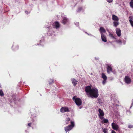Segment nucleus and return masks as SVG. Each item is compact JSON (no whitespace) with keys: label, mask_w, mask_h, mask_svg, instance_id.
<instances>
[{"label":"nucleus","mask_w":133,"mask_h":133,"mask_svg":"<svg viewBox=\"0 0 133 133\" xmlns=\"http://www.w3.org/2000/svg\"><path fill=\"white\" fill-rule=\"evenodd\" d=\"M103 131L104 133H106L108 132V129L106 128H103Z\"/></svg>","instance_id":"obj_19"},{"label":"nucleus","mask_w":133,"mask_h":133,"mask_svg":"<svg viewBox=\"0 0 133 133\" xmlns=\"http://www.w3.org/2000/svg\"><path fill=\"white\" fill-rule=\"evenodd\" d=\"M85 33L87 34H88V35H91L92 36V35H91V34L90 35V34H88L87 33V32H85Z\"/></svg>","instance_id":"obj_34"},{"label":"nucleus","mask_w":133,"mask_h":133,"mask_svg":"<svg viewBox=\"0 0 133 133\" xmlns=\"http://www.w3.org/2000/svg\"><path fill=\"white\" fill-rule=\"evenodd\" d=\"M92 74H92V73H91V75H92Z\"/></svg>","instance_id":"obj_36"},{"label":"nucleus","mask_w":133,"mask_h":133,"mask_svg":"<svg viewBox=\"0 0 133 133\" xmlns=\"http://www.w3.org/2000/svg\"><path fill=\"white\" fill-rule=\"evenodd\" d=\"M129 22H130L131 26L133 27V21H131L130 20L129 21Z\"/></svg>","instance_id":"obj_26"},{"label":"nucleus","mask_w":133,"mask_h":133,"mask_svg":"<svg viewBox=\"0 0 133 133\" xmlns=\"http://www.w3.org/2000/svg\"><path fill=\"white\" fill-rule=\"evenodd\" d=\"M116 33L117 36L119 37L121 36V30L117 28L116 29Z\"/></svg>","instance_id":"obj_13"},{"label":"nucleus","mask_w":133,"mask_h":133,"mask_svg":"<svg viewBox=\"0 0 133 133\" xmlns=\"http://www.w3.org/2000/svg\"><path fill=\"white\" fill-rule=\"evenodd\" d=\"M82 8H81V7L79 8L78 10L77 11L79 12V11H81L82 10Z\"/></svg>","instance_id":"obj_29"},{"label":"nucleus","mask_w":133,"mask_h":133,"mask_svg":"<svg viewBox=\"0 0 133 133\" xmlns=\"http://www.w3.org/2000/svg\"><path fill=\"white\" fill-rule=\"evenodd\" d=\"M107 1L109 3H111L113 1V0H107Z\"/></svg>","instance_id":"obj_30"},{"label":"nucleus","mask_w":133,"mask_h":133,"mask_svg":"<svg viewBox=\"0 0 133 133\" xmlns=\"http://www.w3.org/2000/svg\"><path fill=\"white\" fill-rule=\"evenodd\" d=\"M70 121V119L69 118H68L65 121L66 123L67 124L69 122V121Z\"/></svg>","instance_id":"obj_25"},{"label":"nucleus","mask_w":133,"mask_h":133,"mask_svg":"<svg viewBox=\"0 0 133 133\" xmlns=\"http://www.w3.org/2000/svg\"><path fill=\"white\" fill-rule=\"evenodd\" d=\"M69 111V109L67 107H63L61 109V112L62 113L68 112Z\"/></svg>","instance_id":"obj_8"},{"label":"nucleus","mask_w":133,"mask_h":133,"mask_svg":"<svg viewBox=\"0 0 133 133\" xmlns=\"http://www.w3.org/2000/svg\"><path fill=\"white\" fill-rule=\"evenodd\" d=\"M129 21L130 20L131 21H133V16H130L129 17Z\"/></svg>","instance_id":"obj_24"},{"label":"nucleus","mask_w":133,"mask_h":133,"mask_svg":"<svg viewBox=\"0 0 133 133\" xmlns=\"http://www.w3.org/2000/svg\"><path fill=\"white\" fill-rule=\"evenodd\" d=\"M68 21V19L66 17V16H65L63 17V19L62 21V23L64 24H65Z\"/></svg>","instance_id":"obj_10"},{"label":"nucleus","mask_w":133,"mask_h":133,"mask_svg":"<svg viewBox=\"0 0 133 133\" xmlns=\"http://www.w3.org/2000/svg\"><path fill=\"white\" fill-rule=\"evenodd\" d=\"M85 91L88 95H89L91 98H97L98 95V91L96 88H91L89 86L85 88Z\"/></svg>","instance_id":"obj_1"},{"label":"nucleus","mask_w":133,"mask_h":133,"mask_svg":"<svg viewBox=\"0 0 133 133\" xmlns=\"http://www.w3.org/2000/svg\"><path fill=\"white\" fill-rule=\"evenodd\" d=\"M116 41L117 42V43L120 44H121L122 43V41L120 40H116Z\"/></svg>","instance_id":"obj_23"},{"label":"nucleus","mask_w":133,"mask_h":133,"mask_svg":"<svg viewBox=\"0 0 133 133\" xmlns=\"http://www.w3.org/2000/svg\"><path fill=\"white\" fill-rule=\"evenodd\" d=\"M54 80L52 79H51L50 80V81H49V83L50 84H51L53 83Z\"/></svg>","instance_id":"obj_27"},{"label":"nucleus","mask_w":133,"mask_h":133,"mask_svg":"<svg viewBox=\"0 0 133 133\" xmlns=\"http://www.w3.org/2000/svg\"><path fill=\"white\" fill-rule=\"evenodd\" d=\"M114 26L115 27H117V26L119 25V22L118 21H115L113 23Z\"/></svg>","instance_id":"obj_16"},{"label":"nucleus","mask_w":133,"mask_h":133,"mask_svg":"<svg viewBox=\"0 0 133 133\" xmlns=\"http://www.w3.org/2000/svg\"><path fill=\"white\" fill-rule=\"evenodd\" d=\"M112 19L114 21H118L119 18L115 15H112Z\"/></svg>","instance_id":"obj_14"},{"label":"nucleus","mask_w":133,"mask_h":133,"mask_svg":"<svg viewBox=\"0 0 133 133\" xmlns=\"http://www.w3.org/2000/svg\"><path fill=\"white\" fill-rule=\"evenodd\" d=\"M111 133H116V132H115V131L114 130H112L111 131Z\"/></svg>","instance_id":"obj_31"},{"label":"nucleus","mask_w":133,"mask_h":133,"mask_svg":"<svg viewBox=\"0 0 133 133\" xmlns=\"http://www.w3.org/2000/svg\"><path fill=\"white\" fill-rule=\"evenodd\" d=\"M4 95L3 93L2 90H0V95L1 96H4Z\"/></svg>","instance_id":"obj_22"},{"label":"nucleus","mask_w":133,"mask_h":133,"mask_svg":"<svg viewBox=\"0 0 133 133\" xmlns=\"http://www.w3.org/2000/svg\"><path fill=\"white\" fill-rule=\"evenodd\" d=\"M99 31L101 35L104 34L103 33H105L106 32V31L105 29L102 27H101L99 29Z\"/></svg>","instance_id":"obj_12"},{"label":"nucleus","mask_w":133,"mask_h":133,"mask_svg":"<svg viewBox=\"0 0 133 133\" xmlns=\"http://www.w3.org/2000/svg\"><path fill=\"white\" fill-rule=\"evenodd\" d=\"M31 123H29L28 124V125L29 127H30V126H31Z\"/></svg>","instance_id":"obj_32"},{"label":"nucleus","mask_w":133,"mask_h":133,"mask_svg":"<svg viewBox=\"0 0 133 133\" xmlns=\"http://www.w3.org/2000/svg\"><path fill=\"white\" fill-rule=\"evenodd\" d=\"M109 36L110 37L111 39L113 40L114 39H116V38L114 36H113V34L110 33L109 34Z\"/></svg>","instance_id":"obj_18"},{"label":"nucleus","mask_w":133,"mask_h":133,"mask_svg":"<svg viewBox=\"0 0 133 133\" xmlns=\"http://www.w3.org/2000/svg\"><path fill=\"white\" fill-rule=\"evenodd\" d=\"M111 126L112 129L115 130H117L119 128L118 126L115 123H112L111 124Z\"/></svg>","instance_id":"obj_7"},{"label":"nucleus","mask_w":133,"mask_h":133,"mask_svg":"<svg viewBox=\"0 0 133 133\" xmlns=\"http://www.w3.org/2000/svg\"><path fill=\"white\" fill-rule=\"evenodd\" d=\"M72 83L74 86H75L76 85L77 82V81L74 79H72Z\"/></svg>","instance_id":"obj_17"},{"label":"nucleus","mask_w":133,"mask_h":133,"mask_svg":"<svg viewBox=\"0 0 133 133\" xmlns=\"http://www.w3.org/2000/svg\"><path fill=\"white\" fill-rule=\"evenodd\" d=\"M71 123L70 125L64 128L66 132L72 129L74 126V122H73L71 121Z\"/></svg>","instance_id":"obj_2"},{"label":"nucleus","mask_w":133,"mask_h":133,"mask_svg":"<svg viewBox=\"0 0 133 133\" xmlns=\"http://www.w3.org/2000/svg\"><path fill=\"white\" fill-rule=\"evenodd\" d=\"M102 119V122L104 123H107L108 122V120L107 119L103 118Z\"/></svg>","instance_id":"obj_20"},{"label":"nucleus","mask_w":133,"mask_h":133,"mask_svg":"<svg viewBox=\"0 0 133 133\" xmlns=\"http://www.w3.org/2000/svg\"><path fill=\"white\" fill-rule=\"evenodd\" d=\"M128 127L129 128H132L133 127V125H129L128 126Z\"/></svg>","instance_id":"obj_28"},{"label":"nucleus","mask_w":133,"mask_h":133,"mask_svg":"<svg viewBox=\"0 0 133 133\" xmlns=\"http://www.w3.org/2000/svg\"><path fill=\"white\" fill-rule=\"evenodd\" d=\"M48 28H49V27H48Z\"/></svg>","instance_id":"obj_37"},{"label":"nucleus","mask_w":133,"mask_h":133,"mask_svg":"<svg viewBox=\"0 0 133 133\" xmlns=\"http://www.w3.org/2000/svg\"><path fill=\"white\" fill-rule=\"evenodd\" d=\"M125 42H124V44H125Z\"/></svg>","instance_id":"obj_35"},{"label":"nucleus","mask_w":133,"mask_h":133,"mask_svg":"<svg viewBox=\"0 0 133 133\" xmlns=\"http://www.w3.org/2000/svg\"><path fill=\"white\" fill-rule=\"evenodd\" d=\"M130 6L131 8H133V0H131V1L130 2Z\"/></svg>","instance_id":"obj_21"},{"label":"nucleus","mask_w":133,"mask_h":133,"mask_svg":"<svg viewBox=\"0 0 133 133\" xmlns=\"http://www.w3.org/2000/svg\"><path fill=\"white\" fill-rule=\"evenodd\" d=\"M72 99L75 101V103L78 106H80L82 104V101L80 98H76L74 96L73 97Z\"/></svg>","instance_id":"obj_3"},{"label":"nucleus","mask_w":133,"mask_h":133,"mask_svg":"<svg viewBox=\"0 0 133 133\" xmlns=\"http://www.w3.org/2000/svg\"><path fill=\"white\" fill-rule=\"evenodd\" d=\"M101 38L102 40L105 42H106L107 40L106 39V37L105 36L104 34L101 35Z\"/></svg>","instance_id":"obj_11"},{"label":"nucleus","mask_w":133,"mask_h":133,"mask_svg":"<svg viewBox=\"0 0 133 133\" xmlns=\"http://www.w3.org/2000/svg\"><path fill=\"white\" fill-rule=\"evenodd\" d=\"M102 78L103 79L102 81V83L103 85H104L106 82L107 77L104 73H102Z\"/></svg>","instance_id":"obj_6"},{"label":"nucleus","mask_w":133,"mask_h":133,"mask_svg":"<svg viewBox=\"0 0 133 133\" xmlns=\"http://www.w3.org/2000/svg\"><path fill=\"white\" fill-rule=\"evenodd\" d=\"M107 71L108 73H110L112 71V69L110 66H108L107 68Z\"/></svg>","instance_id":"obj_15"},{"label":"nucleus","mask_w":133,"mask_h":133,"mask_svg":"<svg viewBox=\"0 0 133 133\" xmlns=\"http://www.w3.org/2000/svg\"><path fill=\"white\" fill-rule=\"evenodd\" d=\"M98 112H99L98 114L99 117L100 119L102 120L103 118V116L104 115L103 111L101 109H98Z\"/></svg>","instance_id":"obj_4"},{"label":"nucleus","mask_w":133,"mask_h":133,"mask_svg":"<svg viewBox=\"0 0 133 133\" xmlns=\"http://www.w3.org/2000/svg\"><path fill=\"white\" fill-rule=\"evenodd\" d=\"M124 81L125 83L129 84L131 82V80L130 77L128 76H126L124 78Z\"/></svg>","instance_id":"obj_5"},{"label":"nucleus","mask_w":133,"mask_h":133,"mask_svg":"<svg viewBox=\"0 0 133 133\" xmlns=\"http://www.w3.org/2000/svg\"><path fill=\"white\" fill-rule=\"evenodd\" d=\"M54 27L58 29L60 27V24L59 23L57 22H56L54 23L53 24Z\"/></svg>","instance_id":"obj_9"},{"label":"nucleus","mask_w":133,"mask_h":133,"mask_svg":"<svg viewBox=\"0 0 133 133\" xmlns=\"http://www.w3.org/2000/svg\"><path fill=\"white\" fill-rule=\"evenodd\" d=\"M25 13L26 14H28V12L27 11H25Z\"/></svg>","instance_id":"obj_33"}]
</instances>
